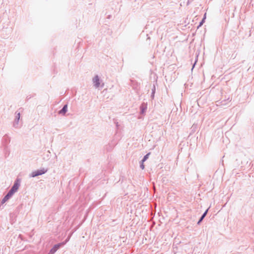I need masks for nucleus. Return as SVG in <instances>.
Wrapping results in <instances>:
<instances>
[{
  "label": "nucleus",
  "instance_id": "obj_1",
  "mask_svg": "<svg viewBox=\"0 0 254 254\" xmlns=\"http://www.w3.org/2000/svg\"><path fill=\"white\" fill-rule=\"evenodd\" d=\"M46 172H47V170H46L45 169H42L41 170H37L36 171L33 172L31 174L30 176L31 177H35L38 176L39 175H41L42 174H44Z\"/></svg>",
  "mask_w": 254,
  "mask_h": 254
},
{
  "label": "nucleus",
  "instance_id": "obj_2",
  "mask_svg": "<svg viewBox=\"0 0 254 254\" xmlns=\"http://www.w3.org/2000/svg\"><path fill=\"white\" fill-rule=\"evenodd\" d=\"M65 242H63L57 245H55L50 252V254H54L61 246H64Z\"/></svg>",
  "mask_w": 254,
  "mask_h": 254
},
{
  "label": "nucleus",
  "instance_id": "obj_3",
  "mask_svg": "<svg viewBox=\"0 0 254 254\" xmlns=\"http://www.w3.org/2000/svg\"><path fill=\"white\" fill-rule=\"evenodd\" d=\"M19 187V184L18 183L17 181L14 183L13 186L8 192H9L11 195H13V193H15L18 190Z\"/></svg>",
  "mask_w": 254,
  "mask_h": 254
},
{
  "label": "nucleus",
  "instance_id": "obj_4",
  "mask_svg": "<svg viewBox=\"0 0 254 254\" xmlns=\"http://www.w3.org/2000/svg\"><path fill=\"white\" fill-rule=\"evenodd\" d=\"M93 83L94 84V85L96 87H98L99 86V85H100L99 79V78H98V77L97 76H95L93 78Z\"/></svg>",
  "mask_w": 254,
  "mask_h": 254
},
{
  "label": "nucleus",
  "instance_id": "obj_5",
  "mask_svg": "<svg viewBox=\"0 0 254 254\" xmlns=\"http://www.w3.org/2000/svg\"><path fill=\"white\" fill-rule=\"evenodd\" d=\"M12 195H11L9 192H8V193L5 196L4 198L2 200V203H4L5 202H6L10 197H11Z\"/></svg>",
  "mask_w": 254,
  "mask_h": 254
},
{
  "label": "nucleus",
  "instance_id": "obj_6",
  "mask_svg": "<svg viewBox=\"0 0 254 254\" xmlns=\"http://www.w3.org/2000/svg\"><path fill=\"white\" fill-rule=\"evenodd\" d=\"M12 195H11L9 192H8V193L5 196L4 198L2 200V203H4L5 202H6L10 197H11Z\"/></svg>",
  "mask_w": 254,
  "mask_h": 254
},
{
  "label": "nucleus",
  "instance_id": "obj_7",
  "mask_svg": "<svg viewBox=\"0 0 254 254\" xmlns=\"http://www.w3.org/2000/svg\"><path fill=\"white\" fill-rule=\"evenodd\" d=\"M12 195H11L9 192H8V193L5 196L4 198L2 200V203H4L5 202H6L10 197H11Z\"/></svg>",
  "mask_w": 254,
  "mask_h": 254
},
{
  "label": "nucleus",
  "instance_id": "obj_8",
  "mask_svg": "<svg viewBox=\"0 0 254 254\" xmlns=\"http://www.w3.org/2000/svg\"><path fill=\"white\" fill-rule=\"evenodd\" d=\"M12 195H11L9 192H8V193L5 196L4 198L2 200V203H4L5 202H6L10 197H11Z\"/></svg>",
  "mask_w": 254,
  "mask_h": 254
},
{
  "label": "nucleus",
  "instance_id": "obj_9",
  "mask_svg": "<svg viewBox=\"0 0 254 254\" xmlns=\"http://www.w3.org/2000/svg\"><path fill=\"white\" fill-rule=\"evenodd\" d=\"M67 109V105H65L64 106L63 108L59 112L60 114H62L63 115H64L65 113L66 112Z\"/></svg>",
  "mask_w": 254,
  "mask_h": 254
},
{
  "label": "nucleus",
  "instance_id": "obj_10",
  "mask_svg": "<svg viewBox=\"0 0 254 254\" xmlns=\"http://www.w3.org/2000/svg\"><path fill=\"white\" fill-rule=\"evenodd\" d=\"M207 210L204 213V214L202 215V216H201V217L200 218L199 221H198V223H199L200 222H201L202 219L204 218V217L205 216V215H206L207 214Z\"/></svg>",
  "mask_w": 254,
  "mask_h": 254
},
{
  "label": "nucleus",
  "instance_id": "obj_11",
  "mask_svg": "<svg viewBox=\"0 0 254 254\" xmlns=\"http://www.w3.org/2000/svg\"><path fill=\"white\" fill-rule=\"evenodd\" d=\"M150 154V153L147 154L145 156H144L143 159L142 160V162H144L148 158Z\"/></svg>",
  "mask_w": 254,
  "mask_h": 254
},
{
  "label": "nucleus",
  "instance_id": "obj_12",
  "mask_svg": "<svg viewBox=\"0 0 254 254\" xmlns=\"http://www.w3.org/2000/svg\"><path fill=\"white\" fill-rule=\"evenodd\" d=\"M205 18H206V14H204V18H203V19H202V21L200 22V25H201L202 24V23H203V22H204V20H205Z\"/></svg>",
  "mask_w": 254,
  "mask_h": 254
},
{
  "label": "nucleus",
  "instance_id": "obj_13",
  "mask_svg": "<svg viewBox=\"0 0 254 254\" xmlns=\"http://www.w3.org/2000/svg\"><path fill=\"white\" fill-rule=\"evenodd\" d=\"M143 162H142V164L141 165V168L142 169H143L144 168V166L143 165Z\"/></svg>",
  "mask_w": 254,
  "mask_h": 254
},
{
  "label": "nucleus",
  "instance_id": "obj_14",
  "mask_svg": "<svg viewBox=\"0 0 254 254\" xmlns=\"http://www.w3.org/2000/svg\"><path fill=\"white\" fill-rule=\"evenodd\" d=\"M18 118H19V117H20V113L18 114Z\"/></svg>",
  "mask_w": 254,
  "mask_h": 254
}]
</instances>
